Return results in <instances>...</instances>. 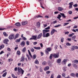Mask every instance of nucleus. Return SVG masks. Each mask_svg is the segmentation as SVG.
I'll return each mask as SVG.
<instances>
[{
	"mask_svg": "<svg viewBox=\"0 0 78 78\" xmlns=\"http://www.w3.org/2000/svg\"><path fill=\"white\" fill-rule=\"evenodd\" d=\"M67 60L66 59H64L63 60V61H62V63H64V64H66V62H67Z\"/></svg>",
	"mask_w": 78,
	"mask_h": 78,
	"instance_id": "16",
	"label": "nucleus"
},
{
	"mask_svg": "<svg viewBox=\"0 0 78 78\" xmlns=\"http://www.w3.org/2000/svg\"><path fill=\"white\" fill-rule=\"evenodd\" d=\"M76 39V36L74 35L72 37V40H74Z\"/></svg>",
	"mask_w": 78,
	"mask_h": 78,
	"instance_id": "34",
	"label": "nucleus"
},
{
	"mask_svg": "<svg viewBox=\"0 0 78 78\" xmlns=\"http://www.w3.org/2000/svg\"><path fill=\"white\" fill-rule=\"evenodd\" d=\"M13 61V60L12 58L9 59V62H11V61Z\"/></svg>",
	"mask_w": 78,
	"mask_h": 78,
	"instance_id": "61",
	"label": "nucleus"
},
{
	"mask_svg": "<svg viewBox=\"0 0 78 78\" xmlns=\"http://www.w3.org/2000/svg\"><path fill=\"white\" fill-rule=\"evenodd\" d=\"M46 37H48L49 36H50V34L48 33L46 34Z\"/></svg>",
	"mask_w": 78,
	"mask_h": 78,
	"instance_id": "27",
	"label": "nucleus"
},
{
	"mask_svg": "<svg viewBox=\"0 0 78 78\" xmlns=\"http://www.w3.org/2000/svg\"><path fill=\"white\" fill-rule=\"evenodd\" d=\"M75 34V33H73L71 34H69L68 35L69 37H72V36H73Z\"/></svg>",
	"mask_w": 78,
	"mask_h": 78,
	"instance_id": "25",
	"label": "nucleus"
},
{
	"mask_svg": "<svg viewBox=\"0 0 78 78\" xmlns=\"http://www.w3.org/2000/svg\"><path fill=\"white\" fill-rule=\"evenodd\" d=\"M53 24H55L57 23V21L55 20V21H53Z\"/></svg>",
	"mask_w": 78,
	"mask_h": 78,
	"instance_id": "54",
	"label": "nucleus"
},
{
	"mask_svg": "<svg viewBox=\"0 0 78 78\" xmlns=\"http://www.w3.org/2000/svg\"><path fill=\"white\" fill-rule=\"evenodd\" d=\"M3 34L5 36H8V34H7L5 32H4L3 33Z\"/></svg>",
	"mask_w": 78,
	"mask_h": 78,
	"instance_id": "32",
	"label": "nucleus"
},
{
	"mask_svg": "<svg viewBox=\"0 0 78 78\" xmlns=\"http://www.w3.org/2000/svg\"><path fill=\"white\" fill-rule=\"evenodd\" d=\"M74 63H76V64H78V60H76L74 61Z\"/></svg>",
	"mask_w": 78,
	"mask_h": 78,
	"instance_id": "39",
	"label": "nucleus"
},
{
	"mask_svg": "<svg viewBox=\"0 0 78 78\" xmlns=\"http://www.w3.org/2000/svg\"><path fill=\"white\" fill-rule=\"evenodd\" d=\"M64 39L63 37H62L61 39V42H64Z\"/></svg>",
	"mask_w": 78,
	"mask_h": 78,
	"instance_id": "38",
	"label": "nucleus"
},
{
	"mask_svg": "<svg viewBox=\"0 0 78 78\" xmlns=\"http://www.w3.org/2000/svg\"><path fill=\"white\" fill-rule=\"evenodd\" d=\"M25 60V57L23 55L21 58V61L22 62L23 61Z\"/></svg>",
	"mask_w": 78,
	"mask_h": 78,
	"instance_id": "11",
	"label": "nucleus"
},
{
	"mask_svg": "<svg viewBox=\"0 0 78 78\" xmlns=\"http://www.w3.org/2000/svg\"><path fill=\"white\" fill-rule=\"evenodd\" d=\"M40 45L41 47V48H42V47H43V44H42V43H40Z\"/></svg>",
	"mask_w": 78,
	"mask_h": 78,
	"instance_id": "48",
	"label": "nucleus"
},
{
	"mask_svg": "<svg viewBox=\"0 0 78 78\" xmlns=\"http://www.w3.org/2000/svg\"><path fill=\"white\" fill-rule=\"evenodd\" d=\"M73 6H74V7H77V6H78V5H77V4H75V5H73Z\"/></svg>",
	"mask_w": 78,
	"mask_h": 78,
	"instance_id": "55",
	"label": "nucleus"
},
{
	"mask_svg": "<svg viewBox=\"0 0 78 78\" xmlns=\"http://www.w3.org/2000/svg\"><path fill=\"white\" fill-rule=\"evenodd\" d=\"M27 42V45H30V42H29L28 41H26Z\"/></svg>",
	"mask_w": 78,
	"mask_h": 78,
	"instance_id": "45",
	"label": "nucleus"
},
{
	"mask_svg": "<svg viewBox=\"0 0 78 78\" xmlns=\"http://www.w3.org/2000/svg\"><path fill=\"white\" fill-rule=\"evenodd\" d=\"M17 54L18 55H20V52L19 51H18L17 52Z\"/></svg>",
	"mask_w": 78,
	"mask_h": 78,
	"instance_id": "35",
	"label": "nucleus"
},
{
	"mask_svg": "<svg viewBox=\"0 0 78 78\" xmlns=\"http://www.w3.org/2000/svg\"><path fill=\"white\" fill-rule=\"evenodd\" d=\"M43 36L44 37H46V35L45 34H46V33L44 32L43 30Z\"/></svg>",
	"mask_w": 78,
	"mask_h": 78,
	"instance_id": "20",
	"label": "nucleus"
},
{
	"mask_svg": "<svg viewBox=\"0 0 78 78\" xmlns=\"http://www.w3.org/2000/svg\"><path fill=\"white\" fill-rule=\"evenodd\" d=\"M15 25L17 27H20V24L19 23H17L15 24Z\"/></svg>",
	"mask_w": 78,
	"mask_h": 78,
	"instance_id": "17",
	"label": "nucleus"
},
{
	"mask_svg": "<svg viewBox=\"0 0 78 78\" xmlns=\"http://www.w3.org/2000/svg\"><path fill=\"white\" fill-rule=\"evenodd\" d=\"M69 23H64V26H66V25H68V24H69Z\"/></svg>",
	"mask_w": 78,
	"mask_h": 78,
	"instance_id": "62",
	"label": "nucleus"
},
{
	"mask_svg": "<svg viewBox=\"0 0 78 78\" xmlns=\"http://www.w3.org/2000/svg\"><path fill=\"white\" fill-rule=\"evenodd\" d=\"M14 37H15V35L13 34H11L9 37V39L11 40L13 39H14Z\"/></svg>",
	"mask_w": 78,
	"mask_h": 78,
	"instance_id": "2",
	"label": "nucleus"
},
{
	"mask_svg": "<svg viewBox=\"0 0 78 78\" xmlns=\"http://www.w3.org/2000/svg\"><path fill=\"white\" fill-rule=\"evenodd\" d=\"M61 75H58L57 77V78H61Z\"/></svg>",
	"mask_w": 78,
	"mask_h": 78,
	"instance_id": "50",
	"label": "nucleus"
},
{
	"mask_svg": "<svg viewBox=\"0 0 78 78\" xmlns=\"http://www.w3.org/2000/svg\"><path fill=\"white\" fill-rule=\"evenodd\" d=\"M47 50L48 51H51V48H47Z\"/></svg>",
	"mask_w": 78,
	"mask_h": 78,
	"instance_id": "24",
	"label": "nucleus"
},
{
	"mask_svg": "<svg viewBox=\"0 0 78 78\" xmlns=\"http://www.w3.org/2000/svg\"><path fill=\"white\" fill-rule=\"evenodd\" d=\"M17 70L18 72L20 74L21 73L22 75H23V73H24V70H22V68L19 67H18Z\"/></svg>",
	"mask_w": 78,
	"mask_h": 78,
	"instance_id": "1",
	"label": "nucleus"
},
{
	"mask_svg": "<svg viewBox=\"0 0 78 78\" xmlns=\"http://www.w3.org/2000/svg\"><path fill=\"white\" fill-rule=\"evenodd\" d=\"M75 76L76 77H78V73H77L76 74Z\"/></svg>",
	"mask_w": 78,
	"mask_h": 78,
	"instance_id": "64",
	"label": "nucleus"
},
{
	"mask_svg": "<svg viewBox=\"0 0 78 78\" xmlns=\"http://www.w3.org/2000/svg\"><path fill=\"white\" fill-rule=\"evenodd\" d=\"M7 50L9 51H11V49L9 48H7Z\"/></svg>",
	"mask_w": 78,
	"mask_h": 78,
	"instance_id": "63",
	"label": "nucleus"
},
{
	"mask_svg": "<svg viewBox=\"0 0 78 78\" xmlns=\"http://www.w3.org/2000/svg\"><path fill=\"white\" fill-rule=\"evenodd\" d=\"M74 48L75 49H78V47L76 46H74Z\"/></svg>",
	"mask_w": 78,
	"mask_h": 78,
	"instance_id": "60",
	"label": "nucleus"
},
{
	"mask_svg": "<svg viewBox=\"0 0 78 78\" xmlns=\"http://www.w3.org/2000/svg\"><path fill=\"white\" fill-rule=\"evenodd\" d=\"M21 40V38H20L19 39H17L16 40V42H19Z\"/></svg>",
	"mask_w": 78,
	"mask_h": 78,
	"instance_id": "19",
	"label": "nucleus"
},
{
	"mask_svg": "<svg viewBox=\"0 0 78 78\" xmlns=\"http://www.w3.org/2000/svg\"><path fill=\"white\" fill-rule=\"evenodd\" d=\"M66 45H67V46H70V45H71V44H70V43H67L66 44Z\"/></svg>",
	"mask_w": 78,
	"mask_h": 78,
	"instance_id": "43",
	"label": "nucleus"
},
{
	"mask_svg": "<svg viewBox=\"0 0 78 78\" xmlns=\"http://www.w3.org/2000/svg\"><path fill=\"white\" fill-rule=\"evenodd\" d=\"M49 69H50V67H49V66H46L45 67L44 69V70H45V71H46V70H49Z\"/></svg>",
	"mask_w": 78,
	"mask_h": 78,
	"instance_id": "9",
	"label": "nucleus"
},
{
	"mask_svg": "<svg viewBox=\"0 0 78 78\" xmlns=\"http://www.w3.org/2000/svg\"><path fill=\"white\" fill-rule=\"evenodd\" d=\"M47 64V62H43L42 63V65L43 66H45Z\"/></svg>",
	"mask_w": 78,
	"mask_h": 78,
	"instance_id": "33",
	"label": "nucleus"
},
{
	"mask_svg": "<svg viewBox=\"0 0 78 78\" xmlns=\"http://www.w3.org/2000/svg\"><path fill=\"white\" fill-rule=\"evenodd\" d=\"M62 77H64V78H65L66 76V74H65V73H62Z\"/></svg>",
	"mask_w": 78,
	"mask_h": 78,
	"instance_id": "31",
	"label": "nucleus"
},
{
	"mask_svg": "<svg viewBox=\"0 0 78 78\" xmlns=\"http://www.w3.org/2000/svg\"><path fill=\"white\" fill-rule=\"evenodd\" d=\"M73 66L74 67V68H75V69H76L77 68V66L75 64V63H73L72 64Z\"/></svg>",
	"mask_w": 78,
	"mask_h": 78,
	"instance_id": "12",
	"label": "nucleus"
},
{
	"mask_svg": "<svg viewBox=\"0 0 78 78\" xmlns=\"http://www.w3.org/2000/svg\"><path fill=\"white\" fill-rule=\"evenodd\" d=\"M58 11H63V8L62 7H58Z\"/></svg>",
	"mask_w": 78,
	"mask_h": 78,
	"instance_id": "10",
	"label": "nucleus"
},
{
	"mask_svg": "<svg viewBox=\"0 0 78 78\" xmlns=\"http://www.w3.org/2000/svg\"><path fill=\"white\" fill-rule=\"evenodd\" d=\"M61 59L60 58L58 59L57 61V62L58 63H60V62H61Z\"/></svg>",
	"mask_w": 78,
	"mask_h": 78,
	"instance_id": "29",
	"label": "nucleus"
},
{
	"mask_svg": "<svg viewBox=\"0 0 78 78\" xmlns=\"http://www.w3.org/2000/svg\"><path fill=\"white\" fill-rule=\"evenodd\" d=\"M48 65L50 67H52V64H51V63L48 64Z\"/></svg>",
	"mask_w": 78,
	"mask_h": 78,
	"instance_id": "53",
	"label": "nucleus"
},
{
	"mask_svg": "<svg viewBox=\"0 0 78 78\" xmlns=\"http://www.w3.org/2000/svg\"><path fill=\"white\" fill-rule=\"evenodd\" d=\"M53 76H54V74H52L51 76V78H53Z\"/></svg>",
	"mask_w": 78,
	"mask_h": 78,
	"instance_id": "47",
	"label": "nucleus"
},
{
	"mask_svg": "<svg viewBox=\"0 0 78 78\" xmlns=\"http://www.w3.org/2000/svg\"><path fill=\"white\" fill-rule=\"evenodd\" d=\"M50 27L49 26L47 28H45V29L46 30H49V29H50Z\"/></svg>",
	"mask_w": 78,
	"mask_h": 78,
	"instance_id": "58",
	"label": "nucleus"
},
{
	"mask_svg": "<svg viewBox=\"0 0 78 78\" xmlns=\"http://www.w3.org/2000/svg\"><path fill=\"white\" fill-rule=\"evenodd\" d=\"M75 46H72L71 47V50L72 51H73L75 50Z\"/></svg>",
	"mask_w": 78,
	"mask_h": 78,
	"instance_id": "21",
	"label": "nucleus"
},
{
	"mask_svg": "<svg viewBox=\"0 0 78 78\" xmlns=\"http://www.w3.org/2000/svg\"><path fill=\"white\" fill-rule=\"evenodd\" d=\"M63 68H64L63 69L64 71L65 72H66V67H63Z\"/></svg>",
	"mask_w": 78,
	"mask_h": 78,
	"instance_id": "59",
	"label": "nucleus"
},
{
	"mask_svg": "<svg viewBox=\"0 0 78 78\" xmlns=\"http://www.w3.org/2000/svg\"><path fill=\"white\" fill-rule=\"evenodd\" d=\"M46 73L48 75V74H49V73H51V71H48L46 72Z\"/></svg>",
	"mask_w": 78,
	"mask_h": 78,
	"instance_id": "44",
	"label": "nucleus"
},
{
	"mask_svg": "<svg viewBox=\"0 0 78 78\" xmlns=\"http://www.w3.org/2000/svg\"><path fill=\"white\" fill-rule=\"evenodd\" d=\"M53 54H51L49 57V58L50 59H52V57H53Z\"/></svg>",
	"mask_w": 78,
	"mask_h": 78,
	"instance_id": "37",
	"label": "nucleus"
},
{
	"mask_svg": "<svg viewBox=\"0 0 78 78\" xmlns=\"http://www.w3.org/2000/svg\"><path fill=\"white\" fill-rule=\"evenodd\" d=\"M34 48L35 49H36V50H40L41 49V47H34Z\"/></svg>",
	"mask_w": 78,
	"mask_h": 78,
	"instance_id": "14",
	"label": "nucleus"
},
{
	"mask_svg": "<svg viewBox=\"0 0 78 78\" xmlns=\"http://www.w3.org/2000/svg\"><path fill=\"white\" fill-rule=\"evenodd\" d=\"M65 34H69V32H65Z\"/></svg>",
	"mask_w": 78,
	"mask_h": 78,
	"instance_id": "57",
	"label": "nucleus"
},
{
	"mask_svg": "<svg viewBox=\"0 0 78 78\" xmlns=\"http://www.w3.org/2000/svg\"><path fill=\"white\" fill-rule=\"evenodd\" d=\"M32 37L33 39L36 40V39H37V35L32 36Z\"/></svg>",
	"mask_w": 78,
	"mask_h": 78,
	"instance_id": "15",
	"label": "nucleus"
},
{
	"mask_svg": "<svg viewBox=\"0 0 78 78\" xmlns=\"http://www.w3.org/2000/svg\"><path fill=\"white\" fill-rule=\"evenodd\" d=\"M8 42H9V40L7 39H5L3 41V43L6 44H8Z\"/></svg>",
	"mask_w": 78,
	"mask_h": 78,
	"instance_id": "5",
	"label": "nucleus"
},
{
	"mask_svg": "<svg viewBox=\"0 0 78 78\" xmlns=\"http://www.w3.org/2000/svg\"><path fill=\"white\" fill-rule=\"evenodd\" d=\"M62 16L61 15L58 14V17H57L58 19H59L60 20H61L60 19H61V17Z\"/></svg>",
	"mask_w": 78,
	"mask_h": 78,
	"instance_id": "18",
	"label": "nucleus"
},
{
	"mask_svg": "<svg viewBox=\"0 0 78 78\" xmlns=\"http://www.w3.org/2000/svg\"><path fill=\"white\" fill-rule=\"evenodd\" d=\"M36 58V55L34 54L33 56V58L34 59H35V58Z\"/></svg>",
	"mask_w": 78,
	"mask_h": 78,
	"instance_id": "36",
	"label": "nucleus"
},
{
	"mask_svg": "<svg viewBox=\"0 0 78 78\" xmlns=\"http://www.w3.org/2000/svg\"><path fill=\"white\" fill-rule=\"evenodd\" d=\"M19 37V34H16L14 38V40H15V39H17V38Z\"/></svg>",
	"mask_w": 78,
	"mask_h": 78,
	"instance_id": "8",
	"label": "nucleus"
},
{
	"mask_svg": "<svg viewBox=\"0 0 78 78\" xmlns=\"http://www.w3.org/2000/svg\"><path fill=\"white\" fill-rule=\"evenodd\" d=\"M22 51L23 52V53L26 51V47H25L22 50Z\"/></svg>",
	"mask_w": 78,
	"mask_h": 78,
	"instance_id": "28",
	"label": "nucleus"
},
{
	"mask_svg": "<svg viewBox=\"0 0 78 78\" xmlns=\"http://www.w3.org/2000/svg\"><path fill=\"white\" fill-rule=\"evenodd\" d=\"M61 27V25L58 24L57 26H54L55 28H56V27Z\"/></svg>",
	"mask_w": 78,
	"mask_h": 78,
	"instance_id": "42",
	"label": "nucleus"
},
{
	"mask_svg": "<svg viewBox=\"0 0 78 78\" xmlns=\"http://www.w3.org/2000/svg\"><path fill=\"white\" fill-rule=\"evenodd\" d=\"M43 31L46 33H48V32H49V31H50V30H43Z\"/></svg>",
	"mask_w": 78,
	"mask_h": 78,
	"instance_id": "30",
	"label": "nucleus"
},
{
	"mask_svg": "<svg viewBox=\"0 0 78 78\" xmlns=\"http://www.w3.org/2000/svg\"><path fill=\"white\" fill-rule=\"evenodd\" d=\"M70 76L73 77H75V74L74 73H71L70 74Z\"/></svg>",
	"mask_w": 78,
	"mask_h": 78,
	"instance_id": "22",
	"label": "nucleus"
},
{
	"mask_svg": "<svg viewBox=\"0 0 78 78\" xmlns=\"http://www.w3.org/2000/svg\"><path fill=\"white\" fill-rule=\"evenodd\" d=\"M0 46H1L2 48H4V47H5V46H4V45L3 44H2Z\"/></svg>",
	"mask_w": 78,
	"mask_h": 78,
	"instance_id": "52",
	"label": "nucleus"
},
{
	"mask_svg": "<svg viewBox=\"0 0 78 78\" xmlns=\"http://www.w3.org/2000/svg\"><path fill=\"white\" fill-rule=\"evenodd\" d=\"M37 18H39V17H42L40 15H38V16H37Z\"/></svg>",
	"mask_w": 78,
	"mask_h": 78,
	"instance_id": "56",
	"label": "nucleus"
},
{
	"mask_svg": "<svg viewBox=\"0 0 78 78\" xmlns=\"http://www.w3.org/2000/svg\"><path fill=\"white\" fill-rule=\"evenodd\" d=\"M68 13L69 14H72V11H69L68 12Z\"/></svg>",
	"mask_w": 78,
	"mask_h": 78,
	"instance_id": "41",
	"label": "nucleus"
},
{
	"mask_svg": "<svg viewBox=\"0 0 78 78\" xmlns=\"http://www.w3.org/2000/svg\"><path fill=\"white\" fill-rule=\"evenodd\" d=\"M31 51L32 52H34V50L33 48H31Z\"/></svg>",
	"mask_w": 78,
	"mask_h": 78,
	"instance_id": "40",
	"label": "nucleus"
},
{
	"mask_svg": "<svg viewBox=\"0 0 78 78\" xmlns=\"http://www.w3.org/2000/svg\"><path fill=\"white\" fill-rule=\"evenodd\" d=\"M60 15H61V16L63 17V18H66V16H65V14L64 13H60Z\"/></svg>",
	"mask_w": 78,
	"mask_h": 78,
	"instance_id": "7",
	"label": "nucleus"
},
{
	"mask_svg": "<svg viewBox=\"0 0 78 78\" xmlns=\"http://www.w3.org/2000/svg\"><path fill=\"white\" fill-rule=\"evenodd\" d=\"M56 31V30L55 29H53L51 31V35H53L54 33H55V32Z\"/></svg>",
	"mask_w": 78,
	"mask_h": 78,
	"instance_id": "6",
	"label": "nucleus"
},
{
	"mask_svg": "<svg viewBox=\"0 0 78 78\" xmlns=\"http://www.w3.org/2000/svg\"><path fill=\"white\" fill-rule=\"evenodd\" d=\"M25 41H23L20 44L21 45V46L24 47L25 46Z\"/></svg>",
	"mask_w": 78,
	"mask_h": 78,
	"instance_id": "13",
	"label": "nucleus"
},
{
	"mask_svg": "<svg viewBox=\"0 0 78 78\" xmlns=\"http://www.w3.org/2000/svg\"><path fill=\"white\" fill-rule=\"evenodd\" d=\"M45 53L47 55H48V54H49V52H48V51L47 50L45 51Z\"/></svg>",
	"mask_w": 78,
	"mask_h": 78,
	"instance_id": "46",
	"label": "nucleus"
},
{
	"mask_svg": "<svg viewBox=\"0 0 78 78\" xmlns=\"http://www.w3.org/2000/svg\"><path fill=\"white\" fill-rule=\"evenodd\" d=\"M36 44H37V42H34V45H36Z\"/></svg>",
	"mask_w": 78,
	"mask_h": 78,
	"instance_id": "51",
	"label": "nucleus"
},
{
	"mask_svg": "<svg viewBox=\"0 0 78 78\" xmlns=\"http://www.w3.org/2000/svg\"><path fill=\"white\" fill-rule=\"evenodd\" d=\"M28 23V22H23L22 23V25H26Z\"/></svg>",
	"mask_w": 78,
	"mask_h": 78,
	"instance_id": "23",
	"label": "nucleus"
},
{
	"mask_svg": "<svg viewBox=\"0 0 78 78\" xmlns=\"http://www.w3.org/2000/svg\"><path fill=\"white\" fill-rule=\"evenodd\" d=\"M7 74V72H5L2 75V76L3 77H5L6 76V74Z\"/></svg>",
	"mask_w": 78,
	"mask_h": 78,
	"instance_id": "26",
	"label": "nucleus"
},
{
	"mask_svg": "<svg viewBox=\"0 0 78 78\" xmlns=\"http://www.w3.org/2000/svg\"><path fill=\"white\" fill-rule=\"evenodd\" d=\"M59 52H58L56 54H54L53 55V56L54 58H58L59 56Z\"/></svg>",
	"mask_w": 78,
	"mask_h": 78,
	"instance_id": "3",
	"label": "nucleus"
},
{
	"mask_svg": "<svg viewBox=\"0 0 78 78\" xmlns=\"http://www.w3.org/2000/svg\"><path fill=\"white\" fill-rule=\"evenodd\" d=\"M42 33H41L38 35L37 37V38L38 39H41V38L42 37Z\"/></svg>",
	"mask_w": 78,
	"mask_h": 78,
	"instance_id": "4",
	"label": "nucleus"
},
{
	"mask_svg": "<svg viewBox=\"0 0 78 78\" xmlns=\"http://www.w3.org/2000/svg\"><path fill=\"white\" fill-rule=\"evenodd\" d=\"M35 63L38 64H39V61H36L35 62Z\"/></svg>",
	"mask_w": 78,
	"mask_h": 78,
	"instance_id": "49",
	"label": "nucleus"
}]
</instances>
